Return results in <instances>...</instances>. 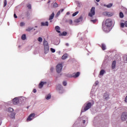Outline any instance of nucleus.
Masks as SVG:
<instances>
[{"mask_svg": "<svg viewBox=\"0 0 127 127\" xmlns=\"http://www.w3.org/2000/svg\"><path fill=\"white\" fill-rule=\"evenodd\" d=\"M35 117V113H32L28 117L27 121H32L33 120V118Z\"/></svg>", "mask_w": 127, "mask_h": 127, "instance_id": "0eeeda50", "label": "nucleus"}, {"mask_svg": "<svg viewBox=\"0 0 127 127\" xmlns=\"http://www.w3.org/2000/svg\"><path fill=\"white\" fill-rule=\"evenodd\" d=\"M98 83H98V82H97L95 83L96 85H98Z\"/></svg>", "mask_w": 127, "mask_h": 127, "instance_id": "864d4df0", "label": "nucleus"}, {"mask_svg": "<svg viewBox=\"0 0 127 127\" xmlns=\"http://www.w3.org/2000/svg\"><path fill=\"white\" fill-rule=\"evenodd\" d=\"M82 20H83V17L80 16L78 19L75 20V22L76 23H79V22H80V21H82Z\"/></svg>", "mask_w": 127, "mask_h": 127, "instance_id": "9b49d317", "label": "nucleus"}, {"mask_svg": "<svg viewBox=\"0 0 127 127\" xmlns=\"http://www.w3.org/2000/svg\"><path fill=\"white\" fill-rule=\"evenodd\" d=\"M1 125V121H0V126Z\"/></svg>", "mask_w": 127, "mask_h": 127, "instance_id": "5fc2aeb1", "label": "nucleus"}, {"mask_svg": "<svg viewBox=\"0 0 127 127\" xmlns=\"http://www.w3.org/2000/svg\"><path fill=\"white\" fill-rule=\"evenodd\" d=\"M65 45H66V46H67V47H68V46H69V44L66 43V44H65Z\"/></svg>", "mask_w": 127, "mask_h": 127, "instance_id": "8fccbe9b", "label": "nucleus"}, {"mask_svg": "<svg viewBox=\"0 0 127 127\" xmlns=\"http://www.w3.org/2000/svg\"><path fill=\"white\" fill-rule=\"evenodd\" d=\"M25 23L24 22H22L20 23V26H24Z\"/></svg>", "mask_w": 127, "mask_h": 127, "instance_id": "f704fd0d", "label": "nucleus"}, {"mask_svg": "<svg viewBox=\"0 0 127 127\" xmlns=\"http://www.w3.org/2000/svg\"><path fill=\"white\" fill-rule=\"evenodd\" d=\"M50 1H51L50 0H49L48 1V3H50Z\"/></svg>", "mask_w": 127, "mask_h": 127, "instance_id": "3c124183", "label": "nucleus"}, {"mask_svg": "<svg viewBox=\"0 0 127 127\" xmlns=\"http://www.w3.org/2000/svg\"><path fill=\"white\" fill-rule=\"evenodd\" d=\"M66 14H67V15H69V14H70V12H67Z\"/></svg>", "mask_w": 127, "mask_h": 127, "instance_id": "09e8293b", "label": "nucleus"}, {"mask_svg": "<svg viewBox=\"0 0 127 127\" xmlns=\"http://www.w3.org/2000/svg\"><path fill=\"white\" fill-rule=\"evenodd\" d=\"M103 29L105 32H110V27H108L107 26H104L103 27Z\"/></svg>", "mask_w": 127, "mask_h": 127, "instance_id": "1a4fd4ad", "label": "nucleus"}, {"mask_svg": "<svg viewBox=\"0 0 127 127\" xmlns=\"http://www.w3.org/2000/svg\"><path fill=\"white\" fill-rule=\"evenodd\" d=\"M125 25L126 27H127V21H126L125 22Z\"/></svg>", "mask_w": 127, "mask_h": 127, "instance_id": "49530a36", "label": "nucleus"}, {"mask_svg": "<svg viewBox=\"0 0 127 127\" xmlns=\"http://www.w3.org/2000/svg\"><path fill=\"white\" fill-rule=\"evenodd\" d=\"M63 68V66L62 65V64H59L56 67V71L57 73H60L61 71H62Z\"/></svg>", "mask_w": 127, "mask_h": 127, "instance_id": "7ed1b4c3", "label": "nucleus"}, {"mask_svg": "<svg viewBox=\"0 0 127 127\" xmlns=\"http://www.w3.org/2000/svg\"><path fill=\"white\" fill-rule=\"evenodd\" d=\"M120 17L121 18H123V17H124V13L122 12H121L120 13Z\"/></svg>", "mask_w": 127, "mask_h": 127, "instance_id": "c756f323", "label": "nucleus"}, {"mask_svg": "<svg viewBox=\"0 0 127 127\" xmlns=\"http://www.w3.org/2000/svg\"><path fill=\"white\" fill-rule=\"evenodd\" d=\"M67 55H64L62 57V59L63 60H65V59H67Z\"/></svg>", "mask_w": 127, "mask_h": 127, "instance_id": "bb28decb", "label": "nucleus"}, {"mask_svg": "<svg viewBox=\"0 0 127 127\" xmlns=\"http://www.w3.org/2000/svg\"><path fill=\"white\" fill-rule=\"evenodd\" d=\"M44 50L45 54H47L49 52V46L48 47H44Z\"/></svg>", "mask_w": 127, "mask_h": 127, "instance_id": "4468645a", "label": "nucleus"}, {"mask_svg": "<svg viewBox=\"0 0 127 127\" xmlns=\"http://www.w3.org/2000/svg\"><path fill=\"white\" fill-rule=\"evenodd\" d=\"M13 105H17L18 103H19V100H18V98H15L12 100Z\"/></svg>", "mask_w": 127, "mask_h": 127, "instance_id": "9d476101", "label": "nucleus"}, {"mask_svg": "<svg viewBox=\"0 0 127 127\" xmlns=\"http://www.w3.org/2000/svg\"><path fill=\"white\" fill-rule=\"evenodd\" d=\"M33 93H36V89H33Z\"/></svg>", "mask_w": 127, "mask_h": 127, "instance_id": "de8ad7c7", "label": "nucleus"}, {"mask_svg": "<svg viewBox=\"0 0 127 127\" xmlns=\"http://www.w3.org/2000/svg\"><path fill=\"white\" fill-rule=\"evenodd\" d=\"M46 100H50L51 99V95L50 94H48L47 96H46Z\"/></svg>", "mask_w": 127, "mask_h": 127, "instance_id": "b1692460", "label": "nucleus"}, {"mask_svg": "<svg viewBox=\"0 0 127 127\" xmlns=\"http://www.w3.org/2000/svg\"><path fill=\"white\" fill-rule=\"evenodd\" d=\"M54 12H53L52 14L49 17V20H52V19H53V18H54Z\"/></svg>", "mask_w": 127, "mask_h": 127, "instance_id": "6ab92c4d", "label": "nucleus"}, {"mask_svg": "<svg viewBox=\"0 0 127 127\" xmlns=\"http://www.w3.org/2000/svg\"><path fill=\"white\" fill-rule=\"evenodd\" d=\"M113 24L112 19H107L105 21V26L107 27H111Z\"/></svg>", "mask_w": 127, "mask_h": 127, "instance_id": "f03ea898", "label": "nucleus"}, {"mask_svg": "<svg viewBox=\"0 0 127 127\" xmlns=\"http://www.w3.org/2000/svg\"><path fill=\"white\" fill-rule=\"evenodd\" d=\"M80 72H74L71 74H69V76H71L73 78H78L80 76Z\"/></svg>", "mask_w": 127, "mask_h": 127, "instance_id": "423d86ee", "label": "nucleus"}, {"mask_svg": "<svg viewBox=\"0 0 127 127\" xmlns=\"http://www.w3.org/2000/svg\"><path fill=\"white\" fill-rule=\"evenodd\" d=\"M14 17L15 18H17V16H16V14H15V13L14 14Z\"/></svg>", "mask_w": 127, "mask_h": 127, "instance_id": "c03bdc74", "label": "nucleus"}, {"mask_svg": "<svg viewBox=\"0 0 127 127\" xmlns=\"http://www.w3.org/2000/svg\"><path fill=\"white\" fill-rule=\"evenodd\" d=\"M116 61H113L112 64V69H115V68H116Z\"/></svg>", "mask_w": 127, "mask_h": 127, "instance_id": "f3484780", "label": "nucleus"}, {"mask_svg": "<svg viewBox=\"0 0 127 127\" xmlns=\"http://www.w3.org/2000/svg\"><path fill=\"white\" fill-rule=\"evenodd\" d=\"M125 102H126V103H127V96L125 98Z\"/></svg>", "mask_w": 127, "mask_h": 127, "instance_id": "a18cd8bd", "label": "nucleus"}, {"mask_svg": "<svg viewBox=\"0 0 127 127\" xmlns=\"http://www.w3.org/2000/svg\"><path fill=\"white\" fill-rule=\"evenodd\" d=\"M55 29L57 31V32H58V33H60L61 32L60 31V27L59 26H56L55 27Z\"/></svg>", "mask_w": 127, "mask_h": 127, "instance_id": "a211bd4d", "label": "nucleus"}, {"mask_svg": "<svg viewBox=\"0 0 127 127\" xmlns=\"http://www.w3.org/2000/svg\"><path fill=\"white\" fill-rule=\"evenodd\" d=\"M127 119V113L123 112L121 115V120L122 122H126Z\"/></svg>", "mask_w": 127, "mask_h": 127, "instance_id": "20e7f679", "label": "nucleus"}, {"mask_svg": "<svg viewBox=\"0 0 127 127\" xmlns=\"http://www.w3.org/2000/svg\"><path fill=\"white\" fill-rule=\"evenodd\" d=\"M79 13V11H76L72 14V16H76V15Z\"/></svg>", "mask_w": 127, "mask_h": 127, "instance_id": "2f4dec72", "label": "nucleus"}, {"mask_svg": "<svg viewBox=\"0 0 127 127\" xmlns=\"http://www.w3.org/2000/svg\"><path fill=\"white\" fill-rule=\"evenodd\" d=\"M63 85H64V86H67V82L63 81Z\"/></svg>", "mask_w": 127, "mask_h": 127, "instance_id": "58836bf2", "label": "nucleus"}, {"mask_svg": "<svg viewBox=\"0 0 127 127\" xmlns=\"http://www.w3.org/2000/svg\"><path fill=\"white\" fill-rule=\"evenodd\" d=\"M104 6H106V7H108V8H110V7H112V6H113V3H110L107 5H104Z\"/></svg>", "mask_w": 127, "mask_h": 127, "instance_id": "412c9836", "label": "nucleus"}, {"mask_svg": "<svg viewBox=\"0 0 127 127\" xmlns=\"http://www.w3.org/2000/svg\"><path fill=\"white\" fill-rule=\"evenodd\" d=\"M21 39L22 40H25L26 39V36L25 35V34H23L22 35Z\"/></svg>", "mask_w": 127, "mask_h": 127, "instance_id": "393cba45", "label": "nucleus"}, {"mask_svg": "<svg viewBox=\"0 0 127 127\" xmlns=\"http://www.w3.org/2000/svg\"><path fill=\"white\" fill-rule=\"evenodd\" d=\"M51 71H53V68H52L51 69Z\"/></svg>", "mask_w": 127, "mask_h": 127, "instance_id": "6e6d98bb", "label": "nucleus"}, {"mask_svg": "<svg viewBox=\"0 0 127 127\" xmlns=\"http://www.w3.org/2000/svg\"><path fill=\"white\" fill-rule=\"evenodd\" d=\"M121 27L124 28V27H125V23H121Z\"/></svg>", "mask_w": 127, "mask_h": 127, "instance_id": "e433bc0d", "label": "nucleus"}, {"mask_svg": "<svg viewBox=\"0 0 127 127\" xmlns=\"http://www.w3.org/2000/svg\"><path fill=\"white\" fill-rule=\"evenodd\" d=\"M84 109L83 110H81V113H84V112H86L88 111V110H89V109H91L92 107V103L88 102L86 104H85L84 105Z\"/></svg>", "mask_w": 127, "mask_h": 127, "instance_id": "f257e3e1", "label": "nucleus"}, {"mask_svg": "<svg viewBox=\"0 0 127 127\" xmlns=\"http://www.w3.org/2000/svg\"><path fill=\"white\" fill-rule=\"evenodd\" d=\"M97 2H99L100 1V0H96Z\"/></svg>", "mask_w": 127, "mask_h": 127, "instance_id": "603ef678", "label": "nucleus"}, {"mask_svg": "<svg viewBox=\"0 0 127 127\" xmlns=\"http://www.w3.org/2000/svg\"><path fill=\"white\" fill-rule=\"evenodd\" d=\"M3 6H6V0H4V5Z\"/></svg>", "mask_w": 127, "mask_h": 127, "instance_id": "ea45409f", "label": "nucleus"}, {"mask_svg": "<svg viewBox=\"0 0 127 127\" xmlns=\"http://www.w3.org/2000/svg\"><path fill=\"white\" fill-rule=\"evenodd\" d=\"M109 97H110L109 94H108L107 93H105L104 94L103 98H104V99H105V100H108V99H110V98Z\"/></svg>", "mask_w": 127, "mask_h": 127, "instance_id": "2eb2a0df", "label": "nucleus"}, {"mask_svg": "<svg viewBox=\"0 0 127 127\" xmlns=\"http://www.w3.org/2000/svg\"><path fill=\"white\" fill-rule=\"evenodd\" d=\"M38 41H39V42H42V38L41 37H39L38 38Z\"/></svg>", "mask_w": 127, "mask_h": 127, "instance_id": "473e14b6", "label": "nucleus"}, {"mask_svg": "<svg viewBox=\"0 0 127 127\" xmlns=\"http://www.w3.org/2000/svg\"><path fill=\"white\" fill-rule=\"evenodd\" d=\"M106 71H105V70H104V69H102V70H101V71H100V75H101V76H103V75H104V74H105V72Z\"/></svg>", "mask_w": 127, "mask_h": 127, "instance_id": "5701e85b", "label": "nucleus"}, {"mask_svg": "<svg viewBox=\"0 0 127 127\" xmlns=\"http://www.w3.org/2000/svg\"><path fill=\"white\" fill-rule=\"evenodd\" d=\"M8 112H9V113H12V112H13V109L12 108H9Z\"/></svg>", "mask_w": 127, "mask_h": 127, "instance_id": "cd10ccee", "label": "nucleus"}, {"mask_svg": "<svg viewBox=\"0 0 127 127\" xmlns=\"http://www.w3.org/2000/svg\"><path fill=\"white\" fill-rule=\"evenodd\" d=\"M106 14H107V15H108V16H112V14H111V13H110L109 12H107Z\"/></svg>", "mask_w": 127, "mask_h": 127, "instance_id": "c9c22d12", "label": "nucleus"}, {"mask_svg": "<svg viewBox=\"0 0 127 127\" xmlns=\"http://www.w3.org/2000/svg\"><path fill=\"white\" fill-rule=\"evenodd\" d=\"M58 4L56 2H55L53 5L54 7H58Z\"/></svg>", "mask_w": 127, "mask_h": 127, "instance_id": "72a5a7b5", "label": "nucleus"}, {"mask_svg": "<svg viewBox=\"0 0 127 127\" xmlns=\"http://www.w3.org/2000/svg\"><path fill=\"white\" fill-rule=\"evenodd\" d=\"M63 11H64V9H62L59 11L57 13V16H59V15H60V13H61V12H63Z\"/></svg>", "mask_w": 127, "mask_h": 127, "instance_id": "4be33fe9", "label": "nucleus"}, {"mask_svg": "<svg viewBox=\"0 0 127 127\" xmlns=\"http://www.w3.org/2000/svg\"><path fill=\"white\" fill-rule=\"evenodd\" d=\"M44 84H46V82L41 81L39 84V89L42 88V87L44 85Z\"/></svg>", "mask_w": 127, "mask_h": 127, "instance_id": "f8f14e48", "label": "nucleus"}, {"mask_svg": "<svg viewBox=\"0 0 127 127\" xmlns=\"http://www.w3.org/2000/svg\"><path fill=\"white\" fill-rule=\"evenodd\" d=\"M27 7L29 8V9H31V4L28 5Z\"/></svg>", "mask_w": 127, "mask_h": 127, "instance_id": "a19ab883", "label": "nucleus"}, {"mask_svg": "<svg viewBox=\"0 0 127 127\" xmlns=\"http://www.w3.org/2000/svg\"><path fill=\"white\" fill-rule=\"evenodd\" d=\"M96 21H97L96 20H91V21L93 22V23H95V22H96Z\"/></svg>", "mask_w": 127, "mask_h": 127, "instance_id": "37998d69", "label": "nucleus"}, {"mask_svg": "<svg viewBox=\"0 0 127 127\" xmlns=\"http://www.w3.org/2000/svg\"><path fill=\"white\" fill-rule=\"evenodd\" d=\"M43 45H44V47H47L49 46V45H48V42H47V41H46V40H45V39L44 40Z\"/></svg>", "mask_w": 127, "mask_h": 127, "instance_id": "ddd939ff", "label": "nucleus"}, {"mask_svg": "<svg viewBox=\"0 0 127 127\" xmlns=\"http://www.w3.org/2000/svg\"><path fill=\"white\" fill-rule=\"evenodd\" d=\"M57 89L59 90V92L60 94H62V93H63V86H62V85H59L58 87H57Z\"/></svg>", "mask_w": 127, "mask_h": 127, "instance_id": "6e6552de", "label": "nucleus"}, {"mask_svg": "<svg viewBox=\"0 0 127 127\" xmlns=\"http://www.w3.org/2000/svg\"><path fill=\"white\" fill-rule=\"evenodd\" d=\"M69 24H72V23H73V21H72V20H69Z\"/></svg>", "mask_w": 127, "mask_h": 127, "instance_id": "79ce46f5", "label": "nucleus"}, {"mask_svg": "<svg viewBox=\"0 0 127 127\" xmlns=\"http://www.w3.org/2000/svg\"><path fill=\"white\" fill-rule=\"evenodd\" d=\"M101 48L103 50H106V45H105L104 44H102Z\"/></svg>", "mask_w": 127, "mask_h": 127, "instance_id": "a878e982", "label": "nucleus"}, {"mask_svg": "<svg viewBox=\"0 0 127 127\" xmlns=\"http://www.w3.org/2000/svg\"><path fill=\"white\" fill-rule=\"evenodd\" d=\"M32 29H33V28L31 27H28L26 30V31H31V30H32Z\"/></svg>", "mask_w": 127, "mask_h": 127, "instance_id": "7c9ffc66", "label": "nucleus"}, {"mask_svg": "<svg viewBox=\"0 0 127 127\" xmlns=\"http://www.w3.org/2000/svg\"><path fill=\"white\" fill-rule=\"evenodd\" d=\"M15 117V113H12L11 114V119H14V118Z\"/></svg>", "mask_w": 127, "mask_h": 127, "instance_id": "c85d7f7f", "label": "nucleus"}, {"mask_svg": "<svg viewBox=\"0 0 127 127\" xmlns=\"http://www.w3.org/2000/svg\"><path fill=\"white\" fill-rule=\"evenodd\" d=\"M48 22H41V26H48Z\"/></svg>", "mask_w": 127, "mask_h": 127, "instance_id": "dca6fc26", "label": "nucleus"}, {"mask_svg": "<svg viewBox=\"0 0 127 127\" xmlns=\"http://www.w3.org/2000/svg\"><path fill=\"white\" fill-rule=\"evenodd\" d=\"M51 52H52V53H55V49H54L53 48H51Z\"/></svg>", "mask_w": 127, "mask_h": 127, "instance_id": "4c0bfd02", "label": "nucleus"}, {"mask_svg": "<svg viewBox=\"0 0 127 127\" xmlns=\"http://www.w3.org/2000/svg\"><path fill=\"white\" fill-rule=\"evenodd\" d=\"M60 36H66L67 35V32H63V33L59 34Z\"/></svg>", "mask_w": 127, "mask_h": 127, "instance_id": "aec40b11", "label": "nucleus"}, {"mask_svg": "<svg viewBox=\"0 0 127 127\" xmlns=\"http://www.w3.org/2000/svg\"><path fill=\"white\" fill-rule=\"evenodd\" d=\"M95 14V7H92L90 10V12L88 13V16H90V17H93Z\"/></svg>", "mask_w": 127, "mask_h": 127, "instance_id": "39448f33", "label": "nucleus"}]
</instances>
